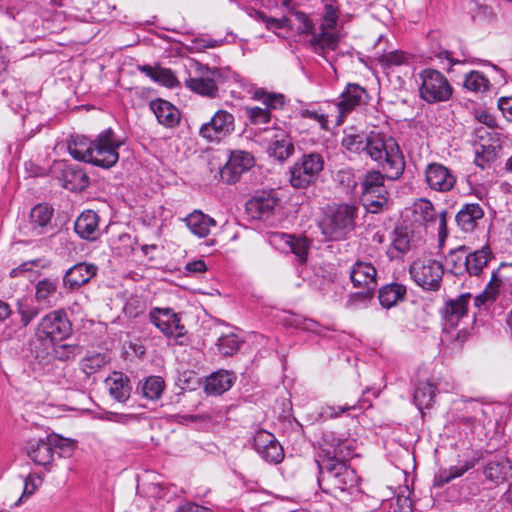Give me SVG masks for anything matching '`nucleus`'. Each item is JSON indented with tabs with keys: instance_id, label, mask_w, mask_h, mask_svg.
Here are the masks:
<instances>
[{
	"instance_id": "f257e3e1",
	"label": "nucleus",
	"mask_w": 512,
	"mask_h": 512,
	"mask_svg": "<svg viewBox=\"0 0 512 512\" xmlns=\"http://www.w3.org/2000/svg\"><path fill=\"white\" fill-rule=\"evenodd\" d=\"M346 461L330 457L316 460L319 487L344 503L351 501L360 493V479L355 470L346 465Z\"/></svg>"
},
{
	"instance_id": "f03ea898",
	"label": "nucleus",
	"mask_w": 512,
	"mask_h": 512,
	"mask_svg": "<svg viewBox=\"0 0 512 512\" xmlns=\"http://www.w3.org/2000/svg\"><path fill=\"white\" fill-rule=\"evenodd\" d=\"M364 151L374 161L381 164L387 178L396 180L403 174L404 157L393 138L383 139L378 135L370 136L366 140Z\"/></svg>"
},
{
	"instance_id": "7ed1b4c3",
	"label": "nucleus",
	"mask_w": 512,
	"mask_h": 512,
	"mask_svg": "<svg viewBox=\"0 0 512 512\" xmlns=\"http://www.w3.org/2000/svg\"><path fill=\"white\" fill-rule=\"evenodd\" d=\"M297 18L301 21L302 27L299 28L301 33L311 34L310 43L314 51L319 55L325 56L327 51L335 50L339 43V36L333 31L337 22V13L332 5L325 6V15L323 23L318 32L313 30V24L310 19L302 12L296 14Z\"/></svg>"
},
{
	"instance_id": "20e7f679",
	"label": "nucleus",
	"mask_w": 512,
	"mask_h": 512,
	"mask_svg": "<svg viewBox=\"0 0 512 512\" xmlns=\"http://www.w3.org/2000/svg\"><path fill=\"white\" fill-rule=\"evenodd\" d=\"M72 332V325L63 310H55L46 314L39 322L36 331L35 347L39 342L42 347L61 342L68 338Z\"/></svg>"
},
{
	"instance_id": "39448f33",
	"label": "nucleus",
	"mask_w": 512,
	"mask_h": 512,
	"mask_svg": "<svg viewBox=\"0 0 512 512\" xmlns=\"http://www.w3.org/2000/svg\"><path fill=\"white\" fill-rule=\"evenodd\" d=\"M323 169L324 158L320 153H305L289 168L290 184L296 189H306L317 182Z\"/></svg>"
},
{
	"instance_id": "423d86ee",
	"label": "nucleus",
	"mask_w": 512,
	"mask_h": 512,
	"mask_svg": "<svg viewBox=\"0 0 512 512\" xmlns=\"http://www.w3.org/2000/svg\"><path fill=\"white\" fill-rule=\"evenodd\" d=\"M358 208L341 204L325 216L321 223L323 234L330 240H342L355 228Z\"/></svg>"
},
{
	"instance_id": "0eeeda50",
	"label": "nucleus",
	"mask_w": 512,
	"mask_h": 512,
	"mask_svg": "<svg viewBox=\"0 0 512 512\" xmlns=\"http://www.w3.org/2000/svg\"><path fill=\"white\" fill-rule=\"evenodd\" d=\"M419 96L425 102L434 104L448 101L453 88L448 79L438 70L427 68L420 72Z\"/></svg>"
},
{
	"instance_id": "6e6552de",
	"label": "nucleus",
	"mask_w": 512,
	"mask_h": 512,
	"mask_svg": "<svg viewBox=\"0 0 512 512\" xmlns=\"http://www.w3.org/2000/svg\"><path fill=\"white\" fill-rule=\"evenodd\" d=\"M413 281L425 290L437 291L442 282L443 265L431 258H419L409 267Z\"/></svg>"
},
{
	"instance_id": "1a4fd4ad",
	"label": "nucleus",
	"mask_w": 512,
	"mask_h": 512,
	"mask_svg": "<svg viewBox=\"0 0 512 512\" xmlns=\"http://www.w3.org/2000/svg\"><path fill=\"white\" fill-rule=\"evenodd\" d=\"M121 145L113 130H104L94 140L91 164L105 169L113 167L119 160L118 149Z\"/></svg>"
},
{
	"instance_id": "9d476101",
	"label": "nucleus",
	"mask_w": 512,
	"mask_h": 512,
	"mask_svg": "<svg viewBox=\"0 0 512 512\" xmlns=\"http://www.w3.org/2000/svg\"><path fill=\"white\" fill-rule=\"evenodd\" d=\"M221 79L222 72L219 68H210L197 63L196 76L187 78L185 86L199 95L215 98L219 92L217 83Z\"/></svg>"
},
{
	"instance_id": "9b49d317",
	"label": "nucleus",
	"mask_w": 512,
	"mask_h": 512,
	"mask_svg": "<svg viewBox=\"0 0 512 512\" xmlns=\"http://www.w3.org/2000/svg\"><path fill=\"white\" fill-rule=\"evenodd\" d=\"M254 97L261 101L265 107H245V115L253 125H261L270 122V109H279L285 104V97L283 94L268 93L263 89L256 90Z\"/></svg>"
},
{
	"instance_id": "f8f14e48",
	"label": "nucleus",
	"mask_w": 512,
	"mask_h": 512,
	"mask_svg": "<svg viewBox=\"0 0 512 512\" xmlns=\"http://www.w3.org/2000/svg\"><path fill=\"white\" fill-rule=\"evenodd\" d=\"M367 98L368 94L365 88L355 83L347 84L345 90L340 94L339 100L334 103L336 108L335 124L342 125L349 113L358 106L366 104Z\"/></svg>"
},
{
	"instance_id": "ddd939ff",
	"label": "nucleus",
	"mask_w": 512,
	"mask_h": 512,
	"mask_svg": "<svg viewBox=\"0 0 512 512\" xmlns=\"http://www.w3.org/2000/svg\"><path fill=\"white\" fill-rule=\"evenodd\" d=\"M235 118L233 114L226 110H218L210 119L204 123L199 134L202 138L210 142H220L225 137L232 134L235 129Z\"/></svg>"
},
{
	"instance_id": "4468645a",
	"label": "nucleus",
	"mask_w": 512,
	"mask_h": 512,
	"mask_svg": "<svg viewBox=\"0 0 512 512\" xmlns=\"http://www.w3.org/2000/svg\"><path fill=\"white\" fill-rule=\"evenodd\" d=\"M500 290L512 294V262L501 263L498 269L492 273L491 279L483 293L475 298L476 305L484 304L487 301H494Z\"/></svg>"
},
{
	"instance_id": "2eb2a0df",
	"label": "nucleus",
	"mask_w": 512,
	"mask_h": 512,
	"mask_svg": "<svg viewBox=\"0 0 512 512\" xmlns=\"http://www.w3.org/2000/svg\"><path fill=\"white\" fill-rule=\"evenodd\" d=\"M255 164L253 155L244 150H233L225 166L220 171L221 179L227 184L236 183L241 175Z\"/></svg>"
},
{
	"instance_id": "dca6fc26",
	"label": "nucleus",
	"mask_w": 512,
	"mask_h": 512,
	"mask_svg": "<svg viewBox=\"0 0 512 512\" xmlns=\"http://www.w3.org/2000/svg\"><path fill=\"white\" fill-rule=\"evenodd\" d=\"M377 272L375 267L368 262H356L350 272V278L354 287L362 288L358 295L364 299H370L377 287Z\"/></svg>"
},
{
	"instance_id": "f3484780",
	"label": "nucleus",
	"mask_w": 512,
	"mask_h": 512,
	"mask_svg": "<svg viewBox=\"0 0 512 512\" xmlns=\"http://www.w3.org/2000/svg\"><path fill=\"white\" fill-rule=\"evenodd\" d=\"M150 321L166 336L181 337L185 333L180 317L170 308H154L151 310Z\"/></svg>"
},
{
	"instance_id": "a211bd4d",
	"label": "nucleus",
	"mask_w": 512,
	"mask_h": 512,
	"mask_svg": "<svg viewBox=\"0 0 512 512\" xmlns=\"http://www.w3.org/2000/svg\"><path fill=\"white\" fill-rule=\"evenodd\" d=\"M319 444L322 451L326 454L324 458L349 460L354 455L352 442L348 439L337 437L333 431L324 432Z\"/></svg>"
},
{
	"instance_id": "6ab92c4d",
	"label": "nucleus",
	"mask_w": 512,
	"mask_h": 512,
	"mask_svg": "<svg viewBox=\"0 0 512 512\" xmlns=\"http://www.w3.org/2000/svg\"><path fill=\"white\" fill-rule=\"evenodd\" d=\"M425 181L430 189L448 192L456 184V177L449 168L440 163H430L425 168Z\"/></svg>"
},
{
	"instance_id": "aec40b11",
	"label": "nucleus",
	"mask_w": 512,
	"mask_h": 512,
	"mask_svg": "<svg viewBox=\"0 0 512 512\" xmlns=\"http://www.w3.org/2000/svg\"><path fill=\"white\" fill-rule=\"evenodd\" d=\"M270 242L285 252L293 253L300 263L307 260L309 242L305 237H295L286 233H273Z\"/></svg>"
},
{
	"instance_id": "412c9836",
	"label": "nucleus",
	"mask_w": 512,
	"mask_h": 512,
	"mask_svg": "<svg viewBox=\"0 0 512 512\" xmlns=\"http://www.w3.org/2000/svg\"><path fill=\"white\" fill-rule=\"evenodd\" d=\"M270 141L268 153L279 161L288 159L294 153V144L287 131L280 128L267 130Z\"/></svg>"
},
{
	"instance_id": "4be33fe9",
	"label": "nucleus",
	"mask_w": 512,
	"mask_h": 512,
	"mask_svg": "<svg viewBox=\"0 0 512 512\" xmlns=\"http://www.w3.org/2000/svg\"><path fill=\"white\" fill-rule=\"evenodd\" d=\"M98 268L96 265L80 262L69 268L63 276V285L66 289L74 291L87 284L96 276Z\"/></svg>"
},
{
	"instance_id": "5701e85b",
	"label": "nucleus",
	"mask_w": 512,
	"mask_h": 512,
	"mask_svg": "<svg viewBox=\"0 0 512 512\" xmlns=\"http://www.w3.org/2000/svg\"><path fill=\"white\" fill-rule=\"evenodd\" d=\"M418 239L414 232L407 227H397L394 230L392 244L387 250L389 259H400L408 252L417 248Z\"/></svg>"
},
{
	"instance_id": "b1692460",
	"label": "nucleus",
	"mask_w": 512,
	"mask_h": 512,
	"mask_svg": "<svg viewBox=\"0 0 512 512\" xmlns=\"http://www.w3.org/2000/svg\"><path fill=\"white\" fill-rule=\"evenodd\" d=\"M483 475L487 481L501 483L512 477V463L504 456H494L483 466Z\"/></svg>"
},
{
	"instance_id": "393cba45",
	"label": "nucleus",
	"mask_w": 512,
	"mask_h": 512,
	"mask_svg": "<svg viewBox=\"0 0 512 512\" xmlns=\"http://www.w3.org/2000/svg\"><path fill=\"white\" fill-rule=\"evenodd\" d=\"M61 298V292L58 290L57 278H44L39 280L35 286L36 302L46 308L54 307Z\"/></svg>"
},
{
	"instance_id": "a878e982",
	"label": "nucleus",
	"mask_w": 512,
	"mask_h": 512,
	"mask_svg": "<svg viewBox=\"0 0 512 512\" xmlns=\"http://www.w3.org/2000/svg\"><path fill=\"white\" fill-rule=\"evenodd\" d=\"M109 395L119 403H125L131 393L130 379L122 372L114 371L105 380Z\"/></svg>"
},
{
	"instance_id": "bb28decb",
	"label": "nucleus",
	"mask_w": 512,
	"mask_h": 512,
	"mask_svg": "<svg viewBox=\"0 0 512 512\" xmlns=\"http://www.w3.org/2000/svg\"><path fill=\"white\" fill-rule=\"evenodd\" d=\"M75 232L83 239L93 241L100 235L99 216L92 210H86L76 219Z\"/></svg>"
},
{
	"instance_id": "cd10ccee",
	"label": "nucleus",
	"mask_w": 512,
	"mask_h": 512,
	"mask_svg": "<svg viewBox=\"0 0 512 512\" xmlns=\"http://www.w3.org/2000/svg\"><path fill=\"white\" fill-rule=\"evenodd\" d=\"M470 297L469 293L462 294L445 303L442 314L447 325L453 328L457 326L461 318L466 316Z\"/></svg>"
},
{
	"instance_id": "c85d7f7f",
	"label": "nucleus",
	"mask_w": 512,
	"mask_h": 512,
	"mask_svg": "<svg viewBox=\"0 0 512 512\" xmlns=\"http://www.w3.org/2000/svg\"><path fill=\"white\" fill-rule=\"evenodd\" d=\"M484 217V211L478 203L465 204L456 214L457 225L464 232H472Z\"/></svg>"
},
{
	"instance_id": "c756f323",
	"label": "nucleus",
	"mask_w": 512,
	"mask_h": 512,
	"mask_svg": "<svg viewBox=\"0 0 512 512\" xmlns=\"http://www.w3.org/2000/svg\"><path fill=\"white\" fill-rule=\"evenodd\" d=\"M79 347L77 345L70 344H58L55 343L46 345L38 350V346L35 345V348L32 351L35 354V357L40 361H45L48 356H53L59 360H69L74 358L78 353Z\"/></svg>"
},
{
	"instance_id": "7c9ffc66",
	"label": "nucleus",
	"mask_w": 512,
	"mask_h": 512,
	"mask_svg": "<svg viewBox=\"0 0 512 512\" xmlns=\"http://www.w3.org/2000/svg\"><path fill=\"white\" fill-rule=\"evenodd\" d=\"M150 108L160 124L170 128L178 124L179 110L170 102L162 99L153 100L150 103Z\"/></svg>"
},
{
	"instance_id": "2f4dec72",
	"label": "nucleus",
	"mask_w": 512,
	"mask_h": 512,
	"mask_svg": "<svg viewBox=\"0 0 512 512\" xmlns=\"http://www.w3.org/2000/svg\"><path fill=\"white\" fill-rule=\"evenodd\" d=\"M476 463L477 459H470L464 462H460L455 466H450L449 468L439 469V471L434 476V487H442L445 484L451 482L453 479L463 476L467 471L474 468Z\"/></svg>"
},
{
	"instance_id": "473e14b6",
	"label": "nucleus",
	"mask_w": 512,
	"mask_h": 512,
	"mask_svg": "<svg viewBox=\"0 0 512 512\" xmlns=\"http://www.w3.org/2000/svg\"><path fill=\"white\" fill-rule=\"evenodd\" d=\"M186 226L195 236L203 238L210 233L211 227L216 226V221L204 214L202 211L195 210L185 218Z\"/></svg>"
},
{
	"instance_id": "72a5a7b5",
	"label": "nucleus",
	"mask_w": 512,
	"mask_h": 512,
	"mask_svg": "<svg viewBox=\"0 0 512 512\" xmlns=\"http://www.w3.org/2000/svg\"><path fill=\"white\" fill-rule=\"evenodd\" d=\"M94 141L89 140L85 136H73L68 143V151L70 155L78 160L86 163H91L92 150Z\"/></svg>"
},
{
	"instance_id": "f704fd0d",
	"label": "nucleus",
	"mask_w": 512,
	"mask_h": 512,
	"mask_svg": "<svg viewBox=\"0 0 512 512\" xmlns=\"http://www.w3.org/2000/svg\"><path fill=\"white\" fill-rule=\"evenodd\" d=\"M232 383V374L226 370H220L207 378L205 392L209 395H221L231 388Z\"/></svg>"
},
{
	"instance_id": "c9c22d12",
	"label": "nucleus",
	"mask_w": 512,
	"mask_h": 512,
	"mask_svg": "<svg viewBox=\"0 0 512 512\" xmlns=\"http://www.w3.org/2000/svg\"><path fill=\"white\" fill-rule=\"evenodd\" d=\"M388 192L384 186L362 190V201L367 210L377 213L388 203Z\"/></svg>"
},
{
	"instance_id": "e433bc0d",
	"label": "nucleus",
	"mask_w": 512,
	"mask_h": 512,
	"mask_svg": "<svg viewBox=\"0 0 512 512\" xmlns=\"http://www.w3.org/2000/svg\"><path fill=\"white\" fill-rule=\"evenodd\" d=\"M491 258L492 252L488 246L471 253L467 252L466 272L471 276H479Z\"/></svg>"
},
{
	"instance_id": "4c0bfd02",
	"label": "nucleus",
	"mask_w": 512,
	"mask_h": 512,
	"mask_svg": "<svg viewBox=\"0 0 512 512\" xmlns=\"http://www.w3.org/2000/svg\"><path fill=\"white\" fill-rule=\"evenodd\" d=\"M110 361L111 357L107 352H93L81 359L80 368L89 377L105 368Z\"/></svg>"
},
{
	"instance_id": "58836bf2",
	"label": "nucleus",
	"mask_w": 512,
	"mask_h": 512,
	"mask_svg": "<svg viewBox=\"0 0 512 512\" xmlns=\"http://www.w3.org/2000/svg\"><path fill=\"white\" fill-rule=\"evenodd\" d=\"M53 215V209L45 204L36 205L30 213V226L36 235L44 232V229L50 224Z\"/></svg>"
},
{
	"instance_id": "ea45409f",
	"label": "nucleus",
	"mask_w": 512,
	"mask_h": 512,
	"mask_svg": "<svg viewBox=\"0 0 512 512\" xmlns=\"http://www.w3.org/2000/svg\"><path fill=\"white\" fill-rule=\"evenodd\" d=\"M406 287L399 283L385 285L379 289V301L384 308H391L406 295Z\"/></svg>"
},
{
	"instance_id": "a19ab883",
	"label": "nucleus",
	"mask_w": 512,
	"mask_h": 512,
	"mask_svg": "<svg viewBox=\"0 0 512 512\" xmlns=\"http://www.w3.org/2000/svg\"><path fill=\"white\" fill-rule=\"evenodd\" d=\"M30 459L39 465H47L53 459V449L49 442L44 440L30 441L27 447Z\"/></svg>"
},
{
	"instance_id": "79ce46f5",
	"label": "nucleus",
	"mask_w": 512,
	"mask_h": 512,
	"mask_svg": "<svg viewBox=\"0 0 512 512\" xmlns=\"http://www.w3.org/2000/svg\"><path fill=\"white\" fill-rule=\"evenodd\" d=\"M277 205V199L270 195H261L252 198L248 202V210L254 213V217L265 218L269 216Z\"/></svg>"
},
{
	"instance_id": "37998d69",
	"label": "nucleus",
	"mask_w": 512,
	"mask_h": 512,
	"mask_svg": "<svg viewBox=\"0 0 512 512\" xmlns=\"http://www.w3.org/2000/svg\"><path fill=\"white\" fill-rule=\"evenodd\" d=\"M437 388L431 382H420L414 392V402L419 410L430 408L436 397Z\"/></svg>"
},
{
	"instance_id": "c03bdc74",
	"label": "nucleus",
	"mask_w": 512,
	"mask_h": 512,
	"mask_svg": "<svg viewBox=\"0 0 512 512\" xmlns=\"http://www.w3.org/2000/svg\"><path fill=\"white\" fill-rule=\"evenodd\" d=\"M466 263L467 248L465 246L451 250L445 258L448 270L455 275H461L466 272Z\"/></svg>"
},
{
	"instance_id": "a18cd8bd",
	"label": "nucleus",
	"mask_w": 512,
	"mask_h": 512,
	"mask_svg": "<svg viewBox=\"0 0 512 512\" xmlns=\"http://www.w3.org/2000/svg\"><path fill=\"white\" fill-rule=\"evenodd\" d=\"M138 389L146 399L158 400L165 389V382L159 376H150L140 384Z\"/></svg>"
},
{
	"instance_id": "49530a36",
	"label": "nucleus",
	"mask_w": 512,
	"mask_h": 512,
	"mask_svg": "<svg viewBox=\"0 0 512 512\" xmlns=\"http://www.w3.org/2000/svg\"><path fill=\"white\" fill-rule=\"evenodd\" d=\"M64 187L69 190H82L89 185V177L81 169L67 168L64 171Z\"/></svg>"
},
{
	"instance_id": "de8ad7c7",
	"label": "nucleus",
	"mask_w": 512,
	"mask_h": 512,
	"mask_svg": "<svg viewBox=\"0 0 512 512\" xmlns=\"http://www.w3.org/2000/svg\"><path fill=\"white\" fill-rule=\"evenodd\" d=\"M362 407L357 402H345L340 405H325L321 407L320 417L323 419H334L350 411L360 410Z\"/></svg>"
},
{
	"instance_id": "09e8293b",
	"label": "nucleus",
	"mask_w": 512,
	"mask_h": 512,
	"mask_svg": "<svg viewBox=\"0 0 512 512\" xmlns=\"http://www.w3.org/2000/svg\"><path fill=\"white\" fill-rule=\"evenodd\" d=\"M489 86V80L479 71H471L465 76L464 87L472 92L487 91Z\"/></svg>"
},
{
	"instance_id": "8fccbe9b",
	"label": "nucleus",
	"mask_w": 512,
	"mask_h": 512,
	"mask_svg": "<svg viewBox=\"0 0 512 512\" xmlns=\"http://www.w3.org/2000/svg\"><path fill=\"white\" fill-rule=\"evenodd\" d=\"M216 345L222 355L232 356L239 350L241 341L236 334L230 333L220 336Z\"/></svg>"
},
{
	"instance_id": "3c124183",
	"label": "nucleus",
	"mask_w": 512,
	"mask_h": 512,
	"mask_svg": "<svg viewBox=\"0 0 512 512\" xmlns=\"http://www.w3.org/2000/svg\"><path fill=\"white\" fill-rule=\"evenodd\" d=\"M367 138L364 134L345 131L341 144L350 152H360L364 151Z\"/></svg>"
},
{
	"instance_id": "603ef678",
	"label": "nucleus",
	"mask_w": 512,
	"mask_h": 512,
	"mask_svg": "<svg viewBox=\"0 0 512 512\" xmlns=\"http://www.w3.org/2000/svg\"><path fill=\"white\" fill-rule=\"evenodd\" d=\"M415 213L419 215L421 220L425 223L435 222L439 215L432 203L428 200H421L420 203L416 205Z\"/></svg>"
},
{
	"instance_id": "864d4df0",
	"label": "nucleus",
	"mask_w": 512,
	"mask_h": 512,
	"mask_svg": "<svg viewBox=\"0 0 512 512\" xmlns=\"http://www.w3.org/2000/svg\"><path fill=\"white\" fill-rule=\"evenodd\" d=\"M378 60L382 65L392 67L406 63L407 57L404 52L395 50L379 55Z\"/></svg>"
},
{
	"instance_id": "5fc2aeb1",
	"label": "nucleus",
	"mask_w": 512,
	"mask_h": 512,
	"mask_svg": "<svg viewBox=\"0 0 512 512\" xmlns=\"http://www.w3.org/2000/svg\"><path fill=\"white\" fill-rule=\"evenodd\" d=\"M276 442L278 441L275 436L266 430H260L254 436V448L258 453H261Z\"/></svg>"
},
{
	"instance_id": "6e6d98bb",
	"label": "nucleus",
	"mask_w": 512,
	"mask_h": 512,
	"mask_svg": "<svg viewBox=\"0 0 512 512\" xmlns=\"http://www.w3.org/2000/svg\"><path fill=\"white\" fill-rule=\"evenodd\" d=\"M259 454L264 460L274 464L280 463L284 458V451L279 442L272 444Z\"/></svg>"
},
{
	"instance_id": "4d7b16f0",
	"label": "nucleus",
	"mask_w": 512,
	"mask_h": 512,
	"mask_svg": "<svg viewBox=\"0 0 512 512\" xmlns=\"http://www.w3.org/2000/svg\"><path fill=\"white\" fill-rule=\"evenodd\" d=\"M301 116L303 118L312 119L319 123L320 127L324 130L328 129V122L330 117H334L333 115H328L323 112L317 110L303 109L301 111Z\"/></svg>"
},
{
	"instance_id": "13d9d810",
	"label": "nucleus",
	"mask_w": 512,
	"mask_h": 512,
	"mask_svg": "<svg viewBox=\"0 0 512 512\" xmlns=\"http://www.w3.org/2000/svg\"><path fill=\"white\" fill-rule=\"evenodd\" d=\"M384 175L379 171H370L366 174L362 182V190L373 189L384 186Z\"/></svg>"
},
{
	"instance_id": "bf43d9fd",
	"label": "nucleus",
	"mask_w": 512,
	"mask_h": 512,
	"mask_svg": "<svg viewBox=\"0 0 512 512\" xmlns=\"http://www.w3.org/2000/svg\"><path fill=\"white\" fill-rule=\"evenodd\" d=\"M491 408L489 406H484L482 404H476L473 408V415L469 418V420L473 424L485 426L486 418L489 415V411Z\"/></svg>"
},
{
	"instance_id": "052dcab7",
	"label": "nucleus",
	"mask_w": 512,
	"mask_h": 512,
	"mask_svg": "<svg viewBox=\"0 0 512 512\" xmlns=\"http://www.w3.org/2000/svg\"><path fill=\"white\" fill-rule=\"evenodd\" d=\"M154 81L167 87H173L176 83V77L170 69L158 68Z\"/></svg>"
},
{
	"instance_id": "680f3d73",
	"label": "nucleus",
	"mask_w": 512,
	"mask_h": 512,
	"mask_svg": "<svg viewBox=\"0 0 512 512\" xmlns=\"http://www.w3.org/2000/svg\"><path fill=\"white\" fill-rule=\"evenodd\" d=\"M20 321L23 326H27L39 313L38 309L29 305H21L18 309Z\"/></svg>"
},
{
	"instance_id": "e2e57ef3",
	"label": "nucleus",
	"mask_w": 512,
	"mask_h": 512,
	"mask_svg": "<svg viewBox=\"0 0 512 512\" xmlns=\"http://www.w3.org/2000/svg\"><path fill=\"white\" fill-rule=\"evenodd\" d=\"M500 148V144H480L479 152L484 154V157H486V161H494L497 157Z\"/></svg>"
},
{
	"instance_id": "0e129e2a",
	"label": "nucleus",
	"mask_w": 512,
	"mask_h": 512,
	"mask_svg": "<svg viewBox=\"0 0 512 512\" xmlns=\"http://www.w3.org/2000/svg\"><path fill=\"white\" fill-rule=\"evenodd\" d=\"M254 13V17L262 21L267 29H279V21L278 18L268 17L260 10H252Z\"/></svg>"
},
{
	"instance_id": "69168bd1",
	"label": "nucleus",
	"mask_w": 512,
	"mask_h": 512,
	"mask_svg": "<svg viewBox=\"0 0 512 512\" xmlns=\"http://www.w3.org/2000/svg\"><path fill=\"white\" fill-rule=\"evenodd\" d=\"M498 107L508 121H512V97H502L498 101Z\"/></svg>"
},
{
	"instance_id": "338daca9",
	"label": "nucleus",
	"mask_w": 512,
	"mask_h": 512,
	"mask_svg": "<svg viewBox=\"0 0 512 512\" xmlns=\"http://www.w3.org/2000/svg\"><path fill=\"white\" fill-rule=\"evenodd\" d=\"M475 118L481 124H485L489 128L496 126L495 118L485 110H478L475 113Z\"/></svg>"
},
{
	"instance_id": "774afa93",
	"label": "nucleus",
	"mask_w": 512,
	"mask_h": 512,
	"mask_svg": "<svg viewBox=\"0 0 512 512\" xmlns=\"http://www.w3.org/2000/svg\"><path fill=\"white\" fill-rule=\"evenodd\" d=\"M397 512H413L412 500L406 496H398L396 499Z\"/></svg>"
}]
</instances>
